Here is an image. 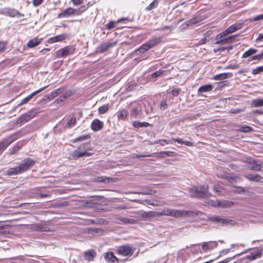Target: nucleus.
<instances>
[{"label":"nucleus","instance_id":"nucleus-1","mask_svg":"<svg viewBox=\"0 0 263 263\" xmlns=\"http://www.w3.org/2000/svg\"><path fill=\"white\" fill-rule=\"evenodd\" d=\"M190 211L184 210H177L175 209H165L161 212H156L154 216H170L175 217H182L189 215Z\"/></svg>","mask_w":263,"mask_h":263},{"label":"nucleus","instance_id":"nucleus-2","mask_svg":"<svg viewBox=\"0 0 263 263\" xmlns=\"http://www.w3.org/2000/svg\"><path fill=\"white\" fill-rule=\"evenodd\" d=\"M135 249L130 244H126L116 248L118 254L123 256L130 257L134 253Z\"/></svg>","mask_w":263,"mask_h":263},{"label":"nucleus","instance_id":"nucleus-3","mask_svg":"<svg viewBox=\"0 0 263 263\" xmlns=\"http://www.w3.org/2000/svg\"><path fill=\"white\" fill-rule=\"evenodd\" d=\"M243 26V23L241 22H236L234 24L232 25L230 27H229L226 30L218 34V36L219 38L221 37H223L224 36H227L230 34L233 33L239 30H240Z\"/></svg>","mask_w":263,"mask_h":263},{"label":"nucleus","instance_id":"nucleus-4","mask_svg":"<svg viewBox=\"0 0 263 263\" xmlns=\"http://www.w3.org/2000/svg\"><path fill=\"white\" fill-rule=\"evenodd\" d=\"M35 112L33 111H29L26 114L20 116L16 120L15 124L18 126H22L27 122L35 116Z\"/></svg>","mask_w":263,"mask_h":263},{"label":"nucleus","instance_id":"nucleus-5","mask_svg":"<svg viewBox=\"0 0 263 263\" xmlns=\"http://www.w3.org/2000/svg\"><path fill=\"white\" fill-rule=\"evenodd\" d=\"M35 163V161L30 158H26L23 160L20 163L19 166L22 173H24L29 170Z\"/></svg>","mask_w":263,"mask_h":263},{"label":"nucleus","instance_id":"nucleus-6","mask_svg":"<svg viewBox=\"0 0 263 263\" xmlns=\"http://www.w3.org/2000/svg\"><path fill=\"white\" fill-rule=\"evenodd\" d=\"M17 139L15 134L12 135L0 142V154L12 142Z\"/></svg>","mask_w":263,"mask_h":263},{"label":"nucleus","instance_id":"nucleus-7","mask_svg":"<svg viewBox=\"0 0 263 263\" xmlns=\"http://www.w3.org/2000/svg\"><path fill=\"white\" fill-rule=\"evenodd\" d=\"M161 42V37H155L148 41L145 44L143 45L138 49H148L155 47L156 45H158Z\"/></svg>","mask_w":263,"mask_h":263},{"label":"nucleus","instance_id":"nucleus-8","mask_svg":"<svg viewBox=\"0 0 263 263\" xmlns=\"http://www.w3.org/2000/svg\"><path fill=\"white\" fill-rule=\"evenodd\" d=\"M244 162L249 164L248 167L251 170L256 171H259L261 170V163L259 161L255 160L251 158H246L244 160Z\"/></svg>","mask_w":263,"mask_h":263},{"label":"nucleus","instance_id":"nucleus-9","mask_svg":"<svg viewBox=\"0 0 263 263\" xmlns=\"http://www.w3.org/2000/svg\"><path fill=\"white\" fill-rule=\"evenodd\" d=\"M257 50H247L243 54L242 58H246L249 57L248 62L252 60H260L263 59V52L259 54L253 55L256 52Z\"/></svg>","mask_w":263,"mask_h":263},{"label":"nucleus","instance_id":"nucleus-10","mask_svg":"<svg viewBox=\"0 0 263 263\" xmlns=\"http://www.w3.org/2000/svg\"><path fill=\"white\" fill-rule=\"evenodd\" d=\"M236 35L224 36L219 38L218 34L216 36V44H229L233 43Z\"/></svg>","mask_w":263,"mask_h":263},{"label":"nucleus","instance_id":"nucleus-11","mask_svg":"<svg viewBox=\"0 0 263 263\" xmlns=\"http://www.w3.org/2000/svg\"><path fill=\"white\" fill-rule=\"evenodd\" d=\"M210 220L211 221L214 222H219L221 223L222 226L230 224V225H233L235 223V221L230 220V219H223L221 218L219 216H215V217H212L209 218Z\"/></svg>","mask_w":263,"mask_h":263},{"label":"nucleus","instance_id":"nucleus-12","mask_svg":"<svg viewBox=\"0 0 263 263\" xmlns=\"http://www.w3.org/2000/svg\"><path fill=\"white\" fill-rule=\"evenodd\" d=\"M72 15H77V11L76 9L72 8L69 7L64 11H63L61 13L58 14V17L59 18H64L68 17Z\"/></svg>","mask_w":263,"mask_h":263},{"label":"nucleus","instance_id":"nucleus-13","mask_svg":"<svg viewBox=\"0 0 263 263\" xmlns=\"http://www.w3.org/2000/svg\"><path fill=\"white\" fill-rule=\"evenodd\" d=\"M3 14L6 16H8L11 17H14L15 16L17 17L24 16V14L21 13L20 12L14 9L11 8H6Z\"/></svg>","mask_w":263,"mask_h":263},{"label":"nucleus","instance_id":"nucleus-14","mask_svg":"<svg viewBox=\"0 0 263 263\" xmlns=\"http://www.w3.org/2000/svg\"><path fill=\"white\" fill-rule=\"evenodd\" d=\"M47 86H44L41 88H40V89L36 90V91H34L33 92H32L31 94L29 95V96H28L27 97H26V98H24L21 102L20 103L18 104V105L19 106H21V105H22L25 103H27V102H28L35 95H36V94H37L38 93L41 92L42 91H43L44 89H45Z\"/></svg>","mask_w":263,"mask_h":263},{"label":"nucleus","instance_id":"nucleus-15","mask_svg":"<svg viewBox=\"0 0 263 263\" xmlns=\"http://www.w3.org/2000/svg\"><path fill=\"white\" fill-rule=\"evenodd\" d=\"M96 252L94 250L91 249L85 251L84 253V258L88 261H91L94 259L96 256Z\"/></svg>","mask_w":263,"mask_h":263},{"label":"nucleus","instance_id":"nucleus-16","mask_svg":"<svg viewBox=\"0 0 263 263\" xmlns=\"http://www.w3.org/2000/svg\"><path fill=\"white\" fill-rule=\"evenodd\" d=\"M103 127V122L99 119H95L91 123V128L93 131L97 132L101 130Z\"/></svg>","mask_w":263,"mask_h":263},{"label":"nucleus","instance_id":"nucleus-17","mask_svg":"<svg viewBox=\"0 0 263 263\" xmlns=\"http://www.w3.org/2000/svg\"><path fill=\"white\" fill-rule=\"evenodd\" d=\"M22 173H23L19 165L14 167L9 168L6 172V174L10 176L17 175Z\"/></svg>","mask_w":263,"mask_h":263},{"label":"nucleus","instance_id":"nucleus-18","mask_svg":"<svg viewBox=\"0 0 263 263\" xmlns=\"http://www.w3.org/2000/svg\"><path fill=\"white\" fill-rule=\"evenodd\" d=\"M209 195L208 187L206 185H202L198 187V198L208 197Z\"/></svg>","mask_w":263,"mask_h":263},{"label":"nucleus","instance_id":"nucleus-19","mask_svg":"<svg viewBox=\"0 0 263 263\" xmlns=\"http://www.w3.org/2000/svg\"><path fill=\"white\" fill-rule=\"evenodd\" d=\"M42 38L35 37L31 40H30L27 43V47L28 48H33L40 44L42 42Z\"/></svg>","mask_w":263,"mask_h":263},{"label":"nucleus","instance_id":"nucleus-20","mask_svg":"<svg viewBox=\"0 0 263 263\" xmlns=\"http://www.w3.org/2000/svg\"><path fill=\"white\" fill-rule=\"evenodd\" d=\"M105 259L112 263H118V259L114 255L112 252H108L105 253L104 256Z\"/></svg>","mask_w":263,"mask_h":263},{"label":"nucleus","instance_id":"nucleus-21","mask_svg":"<svg viewBox=\"0 0 263 263\" xmlns=\"http://www.w3.org/2000/svg\"><path fill=\"white\" fill-rule=\"evenodd\" d=\"M245 177L248 180L256 182H262L263 178L259 174H247Z\"/></svg>","mask_w":263,"mask_h":263},{"label":"nucleus","instance_id":"nucleus-22","mask_svg":"<svg viewBox=\"0 0 263 263\" xmlns=\"http://www.w3.org/2000/svg\"><path fill=\"white\" fill-rule=\"evenodd\" d=\"M72 95V92L71 91H68L65 92L63 95H61L58 99H56L54 103L60 104L64 101L65 100L69 98Z\"/></svg>","mask_w":263,"mask_h":263},{"label":"nucleus","instance_id":"nucleus-23","mask_svg":"<svg viewBox=\"0 0 263 263\" xmlns=\"http://www.w3.org/2000/svg\"><path fill=\"white\" fill-rule=\"evenodd\" d=\"M91 153L87 152H81L78 150H76L73 152L72 157L73 159H77L82 157H89L91 156Z\"/></svg>","mask_w":263,"mask_h":263},{"label":"nucleus","instance_id":"nucleus-24","mask_svg":"<svg viewBox=\"0 0 263 263\" xmlns=\"http://www.w3.org/2000/svg\"><path fill=\"white\" fill-rule=\"evenodd\" d=\"M213 89V86L211 84H206L201 86L199 88H198V98L200 97V94L205 92H210Z\"/></svg>","mask_w":263,"mask_h":263},{"label":"nucleus","instance_id":"nucleus-25","mask_svg":"<svg viewBox=\"0 0 263 263\" xmlns=\"http://www.w3.org/2000/svg\"><path fill=\"white\" fill-rule=\"evenodd\" d=\"M217 246V242H204L202 245V248L204 251H207L208 250L213 249L214 248L216 247Z\"/></svg>","mask_w":263,"mask_h":263},{"label":"nucleus","instance_id":"nucleus-26","mask_svg":"<svg viewBox=\"0 0 263 263\" xmlns=\"http://www.w3.org/2000/svg\"><path fill=\"white\" fill-rule=\"evenodd\" d=\"M117 43L116 41L110 40L106 42H104L102 44V47L103 49H108L114 47Z\"/></svg>","mask_w":263,"mask_h":263},{"label":"nucleus","instance_id":"nucleus-27","mask_svg":"<svg viewBox=\"0 0 263 263\" xmlns=\"http://www.w3.org/2000/svg\"><path fill=\"white\" fill-rule=\"evenodd\" d=\"M66 35L64 34H59L54 37H51L49 39L50 43H54L57 42H60L66 39Z\"/></svg>","mask_w":263,"mask_h":263},{"label":"nucleus","instance_id":"nucleus-28","mask_svg":"<svg viewBox=\"0 0 263 263\" xmlns=\"http://www.w3.org/2000/svg\"><path fill=\"white\" fill-rule=\"evenodd\" d=\"M63 88L57 89L54 90V91H53L52 92H51V93H50L49 94H48L47 98L49 100L52 99L56 97L57 96L62 93L63 92Z\"/></svg>","mask_w":263,"mask_h":263},{"label":"nucleus","instance_id":"nucleus-29","mask_svg":"<svg viewBox=\"0 0 263 263\" xmlns=\"http://www.w3.org/2000/svg\"><path fill=\"white\" fill-rule=\"evenodd\" d=\"M213 206H216V205L218 206H220L223 208L226 207H231L232 205H233V203L229 201H217V204L215 203L214 204H212Z\"/></svg>","mask_w":263,"mask_h":263},{"label":"nucleus","instance_id":"nucleus-30","mask_svg":"<svg viewBox=\"0 0 263 263\" xmlns=\"http://www.w3.org/2000/svg\"><path fill=\"white\" fill-rule=\"evenodd\" d=\"M34 230L36 231L41 232H49L50 231L49 227L40 224L35 225L34 227Z\"/></svg>","mask_w":263,"mask_h":263},{"label":"nucleus","instance_id":"nucleus-31","mask_svg":"<svg viewBox=\"0 0 263 263\" xmlns=\"http://www.w3.org/2000/svg\"><path fill=\"white\" fill-rule=\"evenodd\" d=\"M261 251H257V252H251L249 255L247 256V258L253 260L261 257Z\"/></svg>","mask_w":263,"mask_h":263},{"label":"nucleus","instance_id":"nucleus-32","mask_svg":"<svg viewBox=\"0 0 263 263\" xmlns=\"http://www.w3.org/2000/svg\"><path fill=\"white\" fill-rule=\"evenodd\" d=\"M133 125L134 127L138 128L142 127H147L149 125V124L146 122H141L136 121L133 122Z\"/></svg>","mask_w":263,"mask_h":263},{"label":"nucleus","instance_id":"nucleus-33","mask_svg":"<svg viewBox=\"0 0 263 263\" xmlns=\"http://www.w3.org/2000/svg\"><path fill=\"white\" fill-rule=\"evenodd\" d=\"M251 106L254 107L263 106V99H256L252 101Z\"/></svg>","mask_w":263,"mask_h":263},{"label":"nucleus","instance_id":"nucleus-34","mask_svg":"<svg viewBox=\"0 0 263 263\" xmlns=\"http://www.w3.org/2000/svg\"><path fill=\"white\" fill-rule=\"evenodd\" d=\"M117 220H119L120 221L122 222L124 224H134L136 222V220L128 218H119L117 219Z\"/></svg>","mask_w":263,"mask_h":263},{"label":"nucleus","instance_id":"nucleus-35","mask_svg":"<svg viewBox=\"0 0 263 263\" xmlns=\"http://www.w3.org/2000/svg\"><path fill=\"white\" fill-rule=\"evenodd\" d=\"M117 114L119 120H124L126 119L128 113L125 110H122L118 111Z\"/></svg>","mask_w":263,"mask_h":263},{"label":"nucleus","instance_id":"nucleus-36","mask_svg":"<svg viewBox=\"0 0 263 263\" xmlns=\"http://www.w3.org/2000/svg\"><path fill=\"white\" fill-rule=\"evenodd\" d=\"M90 7L89 3L87 4V5H83L81 6L79 9H76L77 11V15H79L85 12L88 8Z\"/></svg>","mask_w":263,"mask_h":263},{"label":"nucleus","instance_id":"nucleus-37","mask_svg":"<svg viewBox=\"0 0 263 263\" xmlns=\"http://www.w3.org/2000/svg\"><path fill=\"white\" fill-rule=\"evenodd\" d=\"M146 203L148 205H151L153 206H159L162 205L163 204H165L164 201L161 202L159 200H147Z\"/></svg>","mask_w":263,"mask_h":263},{"label":"nucleus","instance_id":"nucleus-38","mask_svg":"<svg viewBox=\"0 0 263 263\" xmlns=\"http://www.w3.org/2000/svg\"><path fill=\"white\" fill-rule=\"evenodd\" d=\"M172 140L174 142H177L179 144H184L189 146H191L193 145V143L191 142L183 141L181 139L172 138Z\"/></svg>","mask_w":263,"mask_h":263},{"label":"nucleus","instance_id":"nucleus-39","mask_svg":"<svg viewBox=\"0 0 263 263\" xmlns=\"http://www.w3.org/2000/svg\"><path fill=\"white\" fill-rule=\"evenodd\" d=\"M21 147V145L18 143H16L15 145L13 147L9 149V154L10 155L14 154L17 151H18L20 149Z\"/></svg>","mask_w":263,"mask_h":263},{"label":"nucleus","instance_id":"nucleus-40","mask_svg":"<svg viewBox=\"0 0 263 263\" xmlns=\"http://www.w3.org/2000/svg\"><path fill=\"white\" fill-rule=\"evenodd\" d=\"M71 50H58L57 52V56L61 58L71 53Z\"/></svg>","mask_w":263,"mask_h":263},{"label":"nucleus","instance_id":"nucleus-41","mask_svg":"<svg viewBox=\"0 0 263 263\" xmlns=\"http://www.w3.org/2000/svg\"><path fill=\"white\" fill-rule=\"evenodd\" d=\"M159 4L158 0H154V1L151 3L146 8V10L147 11H150L154 8H156Z\"/></svg>","mask_w":263,"mask_h":263},{"label":"nucleus","instance_id":"nucleus-42","mask_svg":"<svg viewBox=\"0 0 263 263\" xmlns=\"http://www.w3.org/2000/svg\"><path fill=\"white\" fill-rule=\"evenodd\" d=\"M228 74L227 73H223L217 74L213 77L215 80H221L228 78Z\"/></svg>","mask_w":263,"mask_h":263},{"label":"nucleus","instance_id":"nucleus-43","mask_svg":"<svg viewBox=\"0 0 263 263\" xmlns=\"http://www.w3.org/2000/svg\"><path fill=\"white\" fill-rule=\"evenodd\" d=\"M118 24L117 21L116 22L110 21L105 25L106 29L108 30H111L116 27V25Z\"/></svg>","mask_w":263,"mask_h":263},{"label":"nucleus","instance_id":"nucleus-44","mask_svg":"<svg viewBox=\"0 0 263 263\" xmlns=\"http://www.w3.org/2000/svg\"><path fill=\"white\" fill-rule=\"evenodd\" d=\"M237 177L236 176H229L228 175H223V178L227 180L228 182L231 183H233L236 182L237 181Z\"/></svg>","mask_w":263,"mask_h":263},{"label":"nucleus","instance_id":"nucleus-45","mask_svg":"<svg viewBox=\"0 0 263 263\" xmlns=\"http://www.w3.org/2000/svg\"><path fill=\"white\" fill-rule=\"evenodd\" d=\"M239 130L241 132L247 133V132H250L251 131H253V128L251 126L245 125V126H241L240 127Z\"/></svg>","mask_w":263,"mask_h":263},{"label":"nucleus","instance_id":"nucleus-46","mask_svg":"<svg viewBox=\"0 0 263 263\" xmlns=\"http://www.w3.org/2000/svg\"><path fill=\"white\" fill-rule=\"evenodd\" d=\"M154 212H143L141 215V217L143 218H147L148 217H152L154 216Z\"/></svg>","mask_w":263,"mask_h":263},{"label":"nucleus","instance_id":"nucleus-47","mask_svg":"<svg viewBox=\"0 0 263 263\" xmlns=\"http://www.w3.org/2000/svg\"><path fill=\"white\" fill-rule=\"evenodd\" d=\"M233 192L237 194H242L246 192H248V190H246L243 187H236L235 189L234 190Z\"/></svg>","mask_w":263,"mask_h":263},{"label":"nucleus","instance_id":"nucleus-48","mask_svg":"<svg viewBox=\"0 0 263 263\" xmlns=\"http://www.w3.org/2000/svg\"><path fill=\"white\" fill-rule=\"evenodd\" d=\"M108 110V106L107 105H104L99 107V112L101 114H105Z\"/></svg>","mask_w":263,"mask_h":263},{"label":"nucleus","instance_id":"nucleus-49","mask_svg":"<svg viewBox=\"0 0 263 263\" xmlns=\"http://www.w3.org/2000/svg\"><path fill=\"white\" fill-rule=\"evenodd\" d=\"M76 122V117H72L70 118L67 122V126L68 128H71L74 126Z\"/></svg>","mask_w":263,"mask_h":263},{"label":"nucleus","instance_id":"nucleus-50","mask_svg":"<svg viewBox=\"0 0 263 263\" xmlns=\"http://www.w3.org/2000/svg\"><path fill=\"white\" fill-rule=\"evenodd\" d=\"M197 23V18L196 17H194L189 20L186 23V26H192L194 24H195Z\"/></svg>","mask_w":263,"mask_h":263},{"label":"nucleus","instance_id":"nucleus-51","mask_svg":"<svg viewBox=\"0 0 263 263\" xmlns=\"http://www.w3.org/2000/svg\"><path fill=\"white\" fill-rule=\"evenodd\" d=\"M261 72H263V66L258 67L256 68L253 69L252 73L253 74H257Z\"/></svg>","mask_w":263,"mask_h":263},{"label":"nucleus","instance_id":"nucleus-52","mask_svg":"<svg viewBox=\"0 0 263 263\" xmlns=\"http://www.w3.org/2000/svg\"><path fill=\"white\" fill-rule=\"evenodd\" d=\"M72 4L74 6H78L83 3V0H71Z\"/></svg>","mask_w":263,"mask_h":263},{"label":"nucleus","instance_id":"nucleus-53","mask_svg":"<svg viewBox=\"0 0 263 263\" xmlns=\"http://www.w3.org/2000/svg\"><path fill=\"white\" fill-rule=\"evenodd\" d=\"M43 1H44V0H32V2L33 4V5L34 7H37V6L41 5L43 3Z\"/></svg>","mask_w":263,"mask_h":263},{"label":"nucleus","instance_id":"nucleus-54","mask_svg":"<svg viewBox=\"0 0 263 263\" xmlns=\"http://www.w3.org/2000/svg\"><path fill=\"white\" fill-rule=\"evenodd\" d=\"M167 107V104L165 100H163L160 103V108L161 109L164 110L166 109Z\"/></svg>","mask_w":263,"mask_h":263},{"label":"nucleus","instance_id":"nucleus-55","mask_svg":"<svg viewBox=\"0 0 263 263\" xmlns=\"http://www.w3.org/2000/svg\"><path fill=\"white\" fill-rule=\"evenodd\" d=\"M156 144L160 143L161 145L163 146L165 144H168L169 142L167 140L165 139L159 140L155 142Z\"/></svg>","mask_w":263,"mask_h":263},{"label":"nucleus","instance_id":"nucleus-56","mask_svg":"<svg viewBox=\"0 0 263 263\" xmlns=\"http://www.w3.org/2000/svg\"><path fill=\"white\" fill-rule=\"evenodd\" d=\"M88 138H89V136L88 135L81 136H80V137L77 138L76 139V141H81V140H86V139H88Z\"/></svg>","mask_w":263,"mask_h":263},{"label":"nucleus","instance_id":"nucleus-57","mask_svg":"<svg viewBox=\"0 0 263 263\" xmlns=\"http://www.w3.org/2000/svg\"><path fill=\"white\" fill-rule=\"evenodd\" d=\"M7 46V42L5 41H0V49H5Z\"/></svg>","mask_w":263,"mask_h":263},{"label":"nucleus","instance_id":"nucleus-58","mask_svg":"<svg viewBox=\"0 0 263 263\" xmlns=\"http://www.w3.org/2000/svg\"><path fill=\"white\" fill-rule=\"evenodd\" d=\"M180 90V89H179V88H177L173 89L172 90V93L173 96H177L179 93Z\"/></svg>","mask_w":263,"mask_h":263},{"label":"nucleus","instance_id":"nucleus-59","mask_svg":"<svg viewBox=\"0 0 263 263\" xmlns=\"http://www.w3.org/2000/svg\"><path fill=\"white\" fill-rule=\"evenodd\" d=\"M131 115L133 116L136 117L139 115V111L136 108H133L132 110Z\"/></svg>","mask_w":263,"mask_h":263},{"label":"nucleus","instance_id":"nucleus-60","mask_svg":"<svg viewBox=\"0 0 263 263\" xmlns=\"http://www.w3.org/2000/svg\"><path fill=\"white\" fill-rule=\"evenodd\" d=\"M153 107L151 106L145 108V112L147 114H150L153 112Z\"/></svg>","mask_w":263,"mask_h":263},{"label":"nucleus","instance_id":"nucleus-61","mask_svg":"<svg viewBox=\"0 0 263 263\" xmlns=\"http://www.w3.org/2000/svg\"><path fill=\"white\" fill-rule=\"evenodd\" d=\"M162 72L161 71H157L152 74V76L153 78H156L159 77L161 74Z\"/></svg>","mask_w":263,"mask_h":263},{"label":"nucleus","instance_id":"nucleus-62","mask_svg":"<svg viewBox=\"0 0 263 263\" xmlns=\"http://www.w3.org/2000/svg\"><path fill=\"white\" fill-rule=\"evenodd\" d=\"M155 156L154 157H157V158H163L165 157L163 152H161L157 153H154Z\"/></svg>","mask_w":263,"mask_h":263},{"label":"nucleus","instance_id":"nucleus-63","mask_svg":"<svg viewBox=\"0 0 263 263\" xmlns=\"http://www.w3.org/2000/svg\"><path fill=\"white\" fill-rule=\"evenodd\" d=\"M261 20H263V13L261 15H259L254 17L253 19L254 21H258Z\"/></svg>","mask_w":263,"mask_h":263},{"label":"nucleus","instance_id":"nucleus-64","mask_svg":"<svg viewBox=\"0 0 263 263\" xmlns=\"http://www.w3.org/2000/svg\"><path fill=\"white\" fill-rule=\"evenodd\" d=\"M164 156H167V157H172L173 156V154L174 153L173 152L170 151H167V152H163Z\"/></svg>","mask_w":263,"mask_h":263}]
</instances>
